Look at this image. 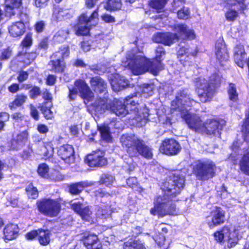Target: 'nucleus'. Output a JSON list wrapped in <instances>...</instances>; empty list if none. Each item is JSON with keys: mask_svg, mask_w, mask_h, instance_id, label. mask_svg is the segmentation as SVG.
<instances>
[{"mask_svg": "<svg viewBox=\"0 0 249 249\" xmlns=\"http://www.w3.org/2000/svg\"><path fill=\"white\" fill-rule=\"evenodd\" d=\"M184 182V177L178 173L162 182L160 188L164 193L163 196H159L155 199L154 207L150 210V213L159 217L177 214L176 206L171 202V200L180 193Z\"/></svg>", "mask_w": 249, "mask_h": 249, "instance_id": "nucleus-1", "label": "nucleus"}, {"mask_svg": "<svg viewBox=\"0 0 249 249\" xmlns=\"http://www.w3.org/2000/svg\"><path fill=\"white\" fill-rule=\"evenodd\" d=\"M165 54L164 48L159 46L156 50L155 57L151 61L144 57L142 53L131 51L127 53L125 59L122 61V65L128 68L135 75L142 74L146 71L156 75L162 69L161 61Z\"/></svg>", "mask_w": 249, "mask_h": 249, "instance_id": "nucleus-2", "label": "nucleus"}, {"mask_svg": "<svg viewBox=\"0 0 249 249\" xmlns=\"http://www.w3.org/2000/svg\"><path fill=\"white\" fill-rule=\"evenodd\" d=\"M110 101H108L106 98L100 99L96 101L94 103L96 107L95 111L100 113H103L106 109L110 108L117 116H124L128 113V110L126 109L129 108L131 112H134L136 115L135 119L138 122H142L144 120V123H147L146 118L148 116V110L147 108L143 107L142 111H139L138 108L139 104H138L132 98L126 99L125 102L127 106L123 104L122 101L115 99L113 103L112 106L110 105Z\"/></svg>", "mask_w": 249, "mask_h": 249, "instance_id": "nucleus-3", "label": "nucleus"}, {"mask_svg": "<svg viewBox=\"0 0 249 249\" xmlns=\"http://www.w3.org/2000/svg\"><path fill=\"white\" fill-rule=\"evenodd\" d=\"M174 29L177 32L179 37L183 39H193L196 37L194 30L189 28L186 24H177L175 25ZM178 37L176 34L171 33H159L155 35L153 40L157 43H160L166 45H170Z\"/></svg>", "mask_w": 249, "mask_h": 249, "instance_id": "nucleus-4", "label": "nucleus"}, {"mask_svg": "<svg viewBox=\"0 0 249 249\" xmlns=\"http://www.w3.org/2000/svg\"><path fill=\"white\" fill-rule=\"evenodd\" d=\"M195 102L191 100L189 96L184 93H181L178 95L176 100L172 102V110H178L180 112L181 117L188 124H196L199 122V118L195 115H191L188 112L186 108L192 106Z\"/></svg>", "mask_w": 249, "mask_h": 249, "instance_id": "nucleus-5", "label": "nucleus"}, {"mask_svg": "<svg viewBox=\"0 0 249 249\" xmlns=\"http://www.w3.org/2000/svg\"><path fill=\"white\" fill-rule=\"evenodd\" d=\"M240 227L224 226L213 233L215 241L220 244L226 243L228 248L234 247L240 238Z\"/></svg>", "mask_w": 249, "mask_h": 249, "instance_id": "nucleus-6", "label": "nucleus"}, {"mask_svg": "<svg viewBox=\"0 0 249 249\" xmlns=\"http://www.w3.org/2000/svg\"><path fill=\"white\" fill-rule=\"evenodd\" d=\"M220 82V78L216 74L211 77L209 83H208L204 78H200L196 79V86L201 102H206L210 101L213 94L214 85L219 84Z\"/></svg>", "mask_w": 249, "mask_h": 249, "instance_id": "nucleus-7", "label": "nucleus"}, {"mask_svg": "<svg viewBox=\"0 0 249 249\" xmlns=\"http://www.w3.org/2000/svg\"><path fill=\"white\" fill-rule=\"evenodd\" d=\"M98 11L97 9L89 16L87 13H83L79 18V21L75 26L76 34L77 35H87L92 26H95L97 23Z\"/></svg>", "mask_w": 249, "mask_h": 249, "instance_id": "nucleus-8", "label": "nucleus"}, {"mask_svg": "<svg viewBox=\"0 0 249 249\" xmlns=\"http://www.w3.org/2000/svg\"><path fill=\"white\" fill-rule=\"evenodd\" d=\"M215 166L212 161H197L194 166V173L197 179L207 180L214 176Z\"/></svg>", "mask_w": 249, "mask_h": 249, "instance_id": "nucleus-9", "label": "nucleus"}, {"mask_svg": "<svg viewBox=\"0 0 249 249\" xmlns=\"http://www.w3.org/2000/svg\"><path fill=\"white\" fill-rule=\"evenodd\" d=\"M38 211L49 217H55L61 210V205L57 200L45 198L36 203Z\"/></svg>", "mask_w": 249, "mask_h": 249, "instance_id": "nucleus-10", "label": "nucleus"}, {"mask_svg": "<svg viewBox=\"0 0 249 249\" xmlns=\"http://www.w3.org/2000/svg\"><path fill=\"white\" fill-rule=\"evenodd\" d=\"M69 98L71 100L75 99L78 93L84 100V102H89L91 101L93 97V93L85 81L81 79L76 80L74 83V86L71 89L69 88Z\"/></svg>", "mask_w": 249, "mask_h": 249, "instance_id": "nucleus-11", "label": "nucleus"}, {"mask_svg": "<svg viewBox=\"0 0 249 249\" xmlns=\"http://www.w3.org/2000/svg\"><path fill=\"white\" fill-rule=\"evenodd\" d=\"M141 140L133 135L124 134L121 136L120 142L124 148L131 157L136 156V149Z\"/></svg>", "mask_w": 249, "mask_h": 249, "instance_id": "nucleus-12", "label": "nucleus"}, {"mask_svg": "<svg viewBox=\"0 0 249 249\" xmlns=\"http://www.w3.org/2000/svg\"><path fill=\"white\" fill-rule=\"evenodd\" d=\"M85 161L86 164L91 167H101L107 164L105 153L101 150L95 151L88 155Z\"/></svg>", "mask_w": 249, "mask_h": 249, "instance_id": "nucleus-13", "label": "nucleus"}, {"mask_svg": "<svg viewBox=\"0 0 249 249\" xmlns=\"http://www.w3.org/2000/svg\"><path fill=\"white\" fill-rule=\"evenodd\" d=\"M180 150L181 146L179 143L173 139H165L160 147L161 153L169 156L178 154Z\"/></svg>", "mask_w": 249, "mask_h": 249, "instance_id": "nucleus-14", "label": "nucleus"}, {"mask_svg": "<svg viewBox=\"0 0 249 249\" xmlns=\"http://www.w3.org/2000/svg\"><path fill=\"white\" fill-rule=\"evenodd\" d=\"M225 212L220 208H216L211 212V215L207 217V223L209 228L213 229L224 222Z\"/></svg>", "mask_w": 249, "mask_h": 249, "instance_id": "nucleus-15", "label": "nucleus"}, {"mask_svg": "<svg viewBox=\"0 0 249 249\" xmlns=\"http://www.w3.org/2000/svg\"><path fill=\"white\" fill-rule=\"evenodd\" d=\"M58 155L65 162L69 164L74 161V151L72 145L70 144H64L61 146L57 151Z\"/></svg>", "mask_w": 249, "mask_h": 249, "instance_id": "nucleus-16", "label": "nucleus"}, {"mask_svg": "<svg viewBox=\"0 0 249 249\" xmlns=\"http://www.w3.org/2000/svg\"><path fill=\"white\" fill-rule=\"evenodd\" d=\"M10 36L13 37H20L25 31V24L23 21H18L12 23L8 28Z\"/></svg>", "mask_w": 249, "mask_h": 249, "instance_id": "nucleus-17", "label": "nucleus"}, {"mask_svg": "<svg viewBox=\"0 0 249 249\" xmlns=\"http://www.w3.org/2000/svg\"><path fill=\"white\" fill-rule=\"evenodd\" d=\"M215 54L217 59L220 63L228 59L229 55L223 39H219L216 43Z\"/></svg>", "mask_w": 249, "mask_h": 249, "instance_id": "nucleus-18", "label": "nucleus"}, {"mask_svg": "<svg viewBox=\"0 0 249 249\" xmlns=\"http://www.w3.org/2000/svg\"><path fill=\"white\" fill-rule=\"evenodd\" d=\"M5 12L7 17H11L16 14V11L21 5V0H5Z\"/></svg>", "mask_w": 249, "mask_h": 249, "instance_id": "nucleus-19", "label": "nucleus"}, {"mask_svg": "<svg viewBox=\"0 0 249 249\" xmlns=\"http://www.w3.org/2000/svg\"><path fill=\"white\" fill-rule=\"evenodd\" d=\"M110 84L113 90L117 92L127 87L128 81L124 77L116 74L114 76V78L111 79Z\"/></svg>", "mask_w": 249, "mask_h": 249, "instance_id": "nucleus-20", "label": "nucleus"}, {"mask_svg": "<svg viewBox=\"0 0 249 249\" xmlns=\"http://www.w3.org/2000/svg\"><path fill=\"white\" fill-rule=\"evenodd\" d=\"M246 56L243 46L241 44L237 45L234 49V58L235 63L239 67H243Z\"/></svg>", "mask_w": 249, "mask_h": 249, "instance_id": "nucleus-21", "label": "nucleus"}, {"mask_svg": "<svg viewBox=\"0 0 249 249\" xmlns=\"http://www.w3.org/2000/svg\"><path fill=\"white\" fill-rule=\"evenodd\" d=\"M196 54V51H192L190 48L181 47L179 49L178 52V58L179 59L183 65H187V61L190 56H194Z\"/></svg>", "mask_w": 249, "mask_h": 249, "instance_id": "nucleus-22", "label": "nucleus"}, {"mask_svg": "<svg viewBox=\"0 0 249 249\" xmlns=\"http://www.w3.org/2000/svg\"><path fill=\"white\" fill-rule=\"evenodd\" d=\"M91 87L96 92L102 93L106 91L107 85L104 81L99 77H95L90 81Z\"/></svg>", "mask_w": 249, "mask_h": 249, "instance_id": "nucleus-23", "label": "nucleus"}, {"mask_svg": "<svg viewBox=\"0 0 249 249\" xmlns=\"http://www.w3.org/2000/svg\"><path fill=\"white\" fill-rule=\"evenodd\" d=\"M28 134L26 131H23L18 135L11 142V148L13 149H18L22 147L27 140Z\"/></svg>", "mask_w": 249, "mask_h": 249, "instance_id": "nucleus-24", "label": "nucleus"}, {"mask_svg": "<svg viewBox=\"0 0 249 249\" xmlns=\"http://www.w3.org/2000/svg\"><path fill=\"white\" fill-rule=\"evenodd\" d=\"M4 235L5 239L11 240L15 239L18 232V226L16 224L7 225L4 228Z\"/></svg>", "mask_w": 249, "mask_h": 249, "instance_id": "nucleus-25", "label": "nucleus"}, {"mask_svg": "<svg viewBox=\"0 0 249 249\" xmlns=\"http://www.w3.org/2000/svg\"><path fill=\"white\" fill-rule=\"evenodd\" d=\"M37 239L42 246L48 245L51 241V231L49 230L38 229Z\"/></svg>", "mask_w": 249, "mask_h": 249, "instance_id": "nucleus-26", "label": "nucleus"}, {"mask_svg": "<svg viewBox=\"0 0 249 249\" xmlns=\"http://www.w3.org/2000/svg\"><path fill=\"white\" fill-rule=\"evenodd\" d=\"M137 153L147 159H151L153 156L151 149L146 146L142 141L137 148L136 154Z\"/></svg>", "mask_w": 249, "mask_h": 249, "instance_id": "nucleus-27", "label": "nucleus"}, {"mask_svg": "<svg viewBox=\"0 0 249 249\" xmlns=\"http://www.w3.org/2000/svg\"><path fill=\"white\" fill-rule=\"evenodd\" d=\"M70 17L68 11L60 7L54 8L53 18L57 21L62 20Z\"/></svg>", "mask_w": 249, "mask_h": 249, "instance_id": "nucleus-28", "label": "nucleus"}, {"mask_svg": "<svg viewBox=\"0 0 249 249\" xmlns=\"http://www.w3.org/2000/svg\"><path fill=\"white\" fill-rule=\"evenodd\" d=\"M53 59V60L49 64V66L51 67V70L54 72H63L65 67V63L60 59Z\"/></svg>", "mask_w": 249, "mask_h": 249, "instance_id": "nucleus-29", "label": "nucleus"}, {"mask_svg": "<svg viewBox=\"0 0 249 249\" xmlns=\"http://www.w3.org/2000/svg\"><path fill=\"white\" fill-rule=\"evenodd\" d=\"M91 182L82 181L72 184L70 187V191L72 194H78L80 193L85 187L91 186Z\"/></svg>", "mask_w": 249, "mask_h": 249, "instance_id": "nucleus-30", "label": "nucleus"}, {"mask_svg": "<svg viewBox=\"0 0 249 249\" xmlns=\"http://www.w3.org/2000/svg\"><path fill=\"white\" fill-rule=\"evenodd\" d=\"M124 249H146L141 242L130 239L124 243Z\"/></svg>", "mask_w": 249, "mask_h": 249, "instance_id": "nucleus-31", "label": "nucleus"}, {"mask_svg": "<svg viewBox=\"0 0 249 249\" xmlns=\"http://www.w3.org/2000/svg\"><path fill=\"white\" fill-rule=\"evenodd\" d=\"M36 56V55L35 53H20L18 58L19 61L22 62L26 65H28L35 59Z\"/></svg>", "mask_w": 249, "mask_h": 249, "instance_id": "nucleus-32", "label": "nucleus"}, {"mask_svg": "<svg viewBox=\"0 0 249 249\" xmlns=\"http://www.w3.org/2000/svg\"><path fill=\"white\" fill-rule=\"evenodd\" d=\"M27 97L23 94L17 95L15 100L9 105V107L11 109H14L21 106L26 101Z\"/></svg>", "mask_w": 249, "mask_h": 249, "instance_id": "nucleus-33", "label": "nucleus"}, {"mask_svg": "<svg viewBox=\"0 0 249 249\" xmlns=\"http://www.w3.org/2000/svg\"><path fill=\"white\" fill-rule=\"evenodd\" d=\"M70 53V51L69 47L67 45H64L61 46L58 51L54 53L52 56V58H58L60 59L61 57L62 59H64L69 56Z\"/></svg>", "mask_w": 249, "mask_h": 249, "instance_id": "nucleus-34", "label": "nucleus"}, {"mask_svg": "<svg viewBox=\"0 0 249 249\" xmlns=\"http://www.w3.org/2000/svg\"><path fill=\"white\" fill-rule=\"evenodd\" d=\"M240 167L243 172L249 175V150L243 156L240 163Z\"/></svg>", "mask_w": 249, "mask_h": 249, "instance_id": "nucleus-35", "label": "nucleus"}, {"mask_svg": "<svg viewBox=\"0 0 249 249\" xmlns=\"http://www.w3.org/2000/svg\"><path fill=\"white\" fill-rule=\"evenodd\" d=\"M122 6L121 0H108L104 6L105 8L108 11L120 9Z\"/></svg>", "mask_w": 249, "mask_h": 249, "instance_id": "nucleus-36", "label": "nucleus"}, {"mask_svg": "<svg viewBox=\"0 0 249 249\" xmlns=\"http://www.w3.org/2000/svg\"><path fill=\"white\" fill-rule=\"evenodd\" d=\"M97 127L100 132L102 139L107 142L111 141V134L108 125H97Z\"/></svg>", "mask_w": 249, "mask_h": 249, "instance_id": "nucleus-37", "label": "nucleus"}, {"mask_svg": "<svg viewBox=\"0 0 249 249\" xmlns=\"http://www.w3.org/2000/svg\"><path fill=\"white\" fill-rule=\"evenodd\" d=\"M168 0H151L150 6L155 9L158 12H160L164 7Z\"/></svg>", "mask_w": 249, "mask_h": 249, "instance_id": "nucleus-38", "label": "nucleus"}, {"mask_svg": "<svg viewBox=\"0 0 249 249\" xmlns=\"http://www.w3.org/2000/svg\"><path fill=\"white\" fill-rule=\"evenodd\" d=\"M99 240L97 236L94 234H88L87 236L85 235L83 238V243L87 249Z\"/></svg>", "mask_w": 249, "mask_h": 249, "instance_id": "nucleus-39", "label": "nucleus"}, {"mask_svg": "<svg viewBox=\"0 0 249 249\" xmlns=\"http://www.w3.org/2000/svg\"><path fill=\"white\" fill-rule=\"evenodd\" d=\"M42 154L48 158L51 157L53 153V147L51 142H45L42 149Z\"/></svg>", "mask_w": 249, "mask_h": 249, "instance_id": "nucleus-40", "label": "nucleus"}, {"mask_svg": "<svg viewBox=\"0 0 249 249\" xmlns=\"http://www.w3.org/2000/svg\"><path fill=\"white\" fill-rule=\"evenodd\" d=\"M79 215L83 220L90 222L91 223L94 222L92 216V213L90 211L89 208L88 207L83 208Z\"/></svg>", "mask_w": 249, "mask_h": 249, "instance_id": "nucleus-41", "label": "nucleus"}, {"mask_svg": "<svg viewBox=\"0 0 249 249\" xmlns=\"http://www.w3.org/2000/svg\"><path fill=\"white\" fill-rule=\"evenodd\" d=\"M49 168L45 163L40 164L37 169L38 175L42 178H47L49 177Z\"/></svg>", "mask_w": 249, "mask_h": 249, "instance_id": "nucleus-42", "label": "nucleus"}, {"mask_svg": "<svg viewBox=\"0 0 249 249\" xmlns=\"http://www.w3.org/2000/svg\"><path fill=\"white\" fill-rule=\"evenodd\" d=\"M111 213L110 208L109 207H106L105 209L100 208L97 211L96 215L98 218L101 219H106L107 218Z\"/></svg>", "mask_w": 249, "mask_h": 249, "instance_id": "nucleus-43", "label": "nucleus"}, {"mask_svg": "<svg viewBox=\"0 0 249 249\" xmlns=\"http://www.w3.org/2000/svg\"><path fill=\"white\" fill-rule=\"evenodd\" d=\"M28 196L30 198L36 199L38 197V191L32 184L28 185L26 189Z\"/></svg>", "mask_w": 249, "mask_h": 249, "instance_id": "nucleus-44", "label": "nucleus"}, {"mask_svg": "<svg viewBox=\"0 0 249 249\" xmlns=\"http://www.w3.org/2000/svg\"><path fill=\"white\" fill-rule=\"evenodd\" d=\"M228 94L230 100L235 102L238 99V94L234 84H231L229 85Z\"/></svg>", "mask_w": 249, "mask_h": 249, "instance_id": "nucleus-45", "label": "nucleus"}, {"mask_svg": "<svg viewBox=\"0 0 249 249\" xmlns=\"http://www.w3.org/2000/svg\"><path fill=\"white\" fill-rule=\"evenodd\" d=\"M45 104L47 106V107H41V110H42L44 117L46 119H51L53 117V112L50 110V107L52 106V103L51 102H47Z\"/></svg>", "mask_w": 249, "mask_h": 249, "instance_id": "nucleus-46", "label": "nucleus"}, {"mask_svg": "<svg viewBox=\"0 0 249 249\" xmlns=\"http://www.w3.org/2000/svg\"><path fill=\"white\" fill-rule=\"evenodd\" d=\"M32 44V37L30 34H27L21 43L22 48L29 47Z\"/></svg>", "mask_w": 249, "mask_h": 249, "instance_id": "nucleus-47", "label": "nucleus"}, {"mask_svg": "<svg viewBox=\"0 0 249 249\" xmlns=\"http://www.w3.org/2000/svg\"><path fill=\"white\" fill-rule=\"evenodd\" d=\"M114 181V178L113 176L109 175H103L101 179L100 182L105 184L107 186H108L111 184Z\"/></svg>", "mask_w": 249, "mask_h": 249, "instance_id": "nucleus-48", "label": "nucleus"}, {"mask_svg": "<svg viewBox=\"0 0 249 249\" xmlns=\"http://www.w3.org/2000/svg\"><path fill=\"white\" fill-rule=\"evenodd\" d=\"M178 17L180 19H186L189 16V11L187 8L183 7L178 12Z\"/></svg>", "mask_w": 249, "mask_h": 249, "instance_id": "nucleus-49", "label": "nucleus"}, {"mask_svg": "<svg viewBox=\"0 0 249 249\" xmlns=\"http://www.w3.org/2000/svg\"><path fill=\"white\" fill-rule=\"evenodd\" d=\"M190 129L195 131L204 133L206 131V125H188ZM207 134H210V132H206Z\"/></svg>", "mask_w": 249, "mask_h": 249, "instance_id": "nucleus-50", "label": "nucleus"}, {"mask_svg": "<svg viewBox=\"0 0 249 249\" xmlns=\"http://www.w3.org/2000/svg\"><path fill=\"white\" fill-rule=\"evenodd\" d=\"M237 16V13L235 10H229L226 14L227 19L229 21H232L235 19Z\"/></svg>", "mask_w": 249, "mask_h": 249, "instance_id": "nucleus-51", "label": "nucleus"}, {"mask_svg": "<svg viewBox=\"0 0 249 249\" xmlns=\"http://www.w3.org/2000/svg\"><path fill=\"white\" fill-rule=\"evenodd\" d=\"M38 230L36 231H32L28 232L26 235V238L28 240H32L36 237H38Z\"/></svg>", "mask_w": 249, "mask_h": 249, "instance_id": "nucleus-52", "label": "nucleus"}, {"mask_svg": "<svg viewBox=\"0 0 249 249\" xmlns=\"http://www.w3.org/2000/svg\"><path fill=\"white\" fill-rule=\"evenodd\" d=\"M40 94V90L39 88L35 87H34L30 91V96L33 99L36 98L37 96Z\"/></svg>", "mask_w": 249, "mask_h": 249, "instance_id": "nucleus-53", "label": "nucleus"}, {"mask_svg": "<svg viewBox=\"0 0 249 249\" xmlns=\"http://www.w3.org/2000/svg\"><path fill=\"white\" fill-rule=\"evenodd\" d=\"M226 123V121L223 119L215 118L210 119L209 121L207 123L209 124H225Z\"/></svg>", "mask_w": 249, "mask_h": 249, "instance_id": "nucleus-54", "label": "nucleus"}, {"mask_svg": "<svg viewBox=\"0 0 249 249\" xmlns=\"http://www.w3.org/2000/svg\"><path fill=\"white\" fill-rule=\"evenodd\" d=\"M12 51L10 49V48H7L5 50H4L2 52L1 55L0 57L1 60H4L9 58L11 55Z\"/></svg>", "mask_w": 249, "mask_h": 249, "instance_id": "nucleus-55", "label": "nucleus"}, {"mask_svg": "<svg viewBox=\"0 0 249 249\" xmlns=\"http://www.w3.org/2000/svg\"><path fill=\"white\" fill-rule=\"evenodd\" d=\"M102 19L107 23H112L115 22V18L109 14H104L101 17Z\"/></svg>", "mask_w": 249, "mask_h": 249, "instance_id": "nucleus-56", "label": "nucleus"}, {"mask_svg": "<svg viewBox=\"0 0 249 249\" xmlns=\"http://www.w3.org/2000/svg\"><path fill=\"white\" fill-rule=\"evenodd\" d=\"M49 0H35L36 6L39 8L46 7L48 3Z\"/></svg>", "mask_w": 249, "mask_h": 249, "instance_id": "nucleus-57", "label": "nucleus"}, {"mask_svg": "<svg viewBox=\"0 0 249 249\" xmlns=\"http://www.w3.org/2000/svg\"><path fill=\"white\" fill-rule=\"evenodd\" d=\"M71 208L78 214H80L83 208H82L81 204L79 202L71 203Z\"/></svg>", "mask_w": 249, "mask_h": 249, "instance_id": "nucleus-58", "label": "nucleus"}, {"mask_svg": "<svg viewBox=\"0 0 249 249\" xmlns=\"http://www.w3.org/2000/svg\"><path fill=\"white\" fill-rule=\"evenodd\" d=\"M31 115L35 120H38L39 118L38 112L36 108L33 105H30Z\"/></svg>", "mask_w": 249, "mask_h": 249, "instance_id": "nucleus-59", "label": "nucleus"}, {"mask_svg": "<svg viewBox=\"0 0 249 249\" xmlns=\"http://www.w3.org/2000/svg\"><path fill=\"white\" fill-rule=\"evenodd\" d=\"M19 89V85L16 83L13 84L8 88L9 92L14 93L18 91Z\"/></svg>", "mask_w": 249, "mask_h": 249, "instance_id": "nucleus-60", "label": "nucleus"}, {"mask_svg": "<svg viewBox=\"0 0 249 249\" xmlns=\"http://www.w3.org/2000/svg\"><path fill=\"white\" fill-rule=\"evenodd\" d=\"M28 77V74L25 71H21L19 72L18 77V80L19 82L21 83L26 80Z\"/></svg>", "mask_w": 249, "mask_h": 249, "instance_id": "nucleus-61", "label": "nucleus"}, {"mask_svg": "<svg viewBox=\"0 0 249 249\" xmlns=\"http://www.w3.org/2000/svg\"><path fill=\"white\" fill-rule=\"evenodd\" d=\"M45 23L42 21L37 22L35 25V29L36 32H41L44 28Z\"/></svg>", "mask_w": 249, "mask_h": 249, "instance_id": "nucleus-62", "label": "nucleus"}, {"mask_svg": "<svg viewBox=\"0 0 249 249\" xmlns=\"http://www.w3.org/2000/svg\"><path fill=\"white\" fill-rule=\"evenodd\" d=\"M9 119V115L6 113L0 114V124H3Z\"/></svg>", "mask_w": 249, "mask_h": 249, "instance_id": "nucleus-63", "label": "nucleus"}, {"mask_svg": "<svg viewBox=\"0 0 249 249\" xmlns=\"http://www.w3.org/2000/svg\"><path fill=\"white\" fill-rule=\"evenodd\" d=\"M88 249H103L102 245L99 240L91 245Z\"/></svg>", "mask_w": 249, "mask_h": 249, "instance_id": "nucleus-64", "label": "nucleus"}]
</instances>
